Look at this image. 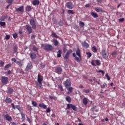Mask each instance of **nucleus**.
<instances>
[{
    "mask_svg": "<svg viewBox=\"0 0 125 125\" xmlns=\"http://www.w3.org/2000/svg\"><path fill=\"white\" fill-rule=\"evenodd\" d=\"M101 55L104 59H105V60H107L108 59V58L109 57V54L106 51V50L105 49H103L102 50L101 52Z\"/></svg>",
    "mask_w": 125,
    "mask_h": 125,
    "instance_id": "obj_1",
    "label": "nucleus"
},
{
    "mask_svg": "<svg viewBox=\"0 0 125 125\" xmlns=\"http://www.w3.org/2000/svg\"><path fill=\"white\" fill-rule=\"evenodd\" d=\"M29 22L30 25L32 26V29L33 30H36L37 29V25H36V19L32 18L29 20Z\"/></svg>",
    "mask_w": 125,
    "mask_h": 125,
    "instance_id": "obj_2",
    "label": "nucleus"
},
{
    "mask_svg": "<svg viewBox=\"0 0 125 125\" xmlns=\"http://www.w3.org/2000/svg\"><path fill=\"white\" fill-rule=\"evenodd\" d=\"M44 49L46 51H51L53 49V46L52 45L46 44L44 45Z\"/></svg>",
    "mask_w": 125,
    "mask_h": 125,
    "instance_id": "obj_3",
    "label": "nucleus"
},
{
    "mask_svg": "<svg viewBox=\"0 0 125 125\" xmlns=\"http://www.w3.org/2000/svg\"><path fill=\"white\" fill-rule=\"evenodd\" d=\"M63 84L65 88H68V87H71V85H72V83L70 80L67 79L65 81H64Z\"/></svg>",
    "mask_w": 125,
    "mask_h": 125,
    "instance_id": "obj_4",
    "label": "nucleus"
},
{
    "mask_svg": "<svg viewBox=\"0 0 125 125\" xmlns=\"http://www.w3.org/2000/svg\"><path fill=\"white\" fill-rule=\"evenodd\" d=\"M70 108H71V109H72V110H73L74 112H76L77 111V106H76V105H74V104H67L66 109H67V110H69Z\"/></svg>",
    "mask_w": 125,
    "mask_h": 125,
    "instance_id": "obj_5",
    "label": "nucleus"
},
{
    "mask_svg": "<svg viewBox=\"0 0 125 125\" xmlns=\"http://www.w3.org/2000/svg\"><path fill=\"white\" fill-rule=\"evenodd\" d=\"M1 79V82L2 83H3V84H7L9 81L7 77L5 76H2Z\"/></svg>",
    "mask_w": 125,
    "mask_h": 125,
    "instance_id": "obj_6",
    "label": "nucleus"
},
{
    "mask_svg": "<svg viewBox=\"0 0 125 125\" xmlns=\"http://www.w3.org/2000/svg\"><path fill=\"white\" fill-rule=\"evenodd\" d=\"M37 81L39 84H41L42 82L43 81V77L41 74L38 75Z\"/></svg>",
    "mask_w": 125,
    "mask_h": 125,
    "instance_id": "obj_7",
    "label": "nucleus"
},
{
    "mask_svg": "<svg viewBox=\"0 0 125 125\" xmlns=\"http://www.w3.org/2000/svg\"><path fill=\"white\" fill-rule=\"evenodd\" d=\"M4 119L8 121V122H12V117L10 116L9 114H5L4 115Z\"/></svg>",
    "mask_w": 125,
    "mask_h": 125,
    "instance_id": "obj_8",
    "label": "nucleus"
},
{
    "mask_svg": "<svg viewBox=\"0 0 125 125\" xmlns=\"http://www.w3.org/2000/svg\"><path fill=\"white\" fill-rule=\"evenodd\" d=\"M16 11L17 12H21V13L23 14L24 12V6L19 7L18 8L16 9Z\"/></svg>",
    "mask_w": 125,
    "mask_h": 125,
    "instance_id": "obj_9",
    "label": "nucleus"
},
{
    "mask_svg": "<svg viewBox=\"0 0 125 125\" xmlns=\"http://www.w3.org/2000/svg\"><path fill=\"white\" fill-rule=\"evenodd\" d=\"M72 52H73V50H68L64 57V59L66 60L68 59L69 57H70L69 55L71 54V53H72Z\"/></svg>",
    "mask_w": 125,
    "mask_h": 125,
    "instance_id": "obj_10",
    "label": "nucleus"
},
{
    "mask_svg": "<svg viewBox=\"0 0 125 125\" xmlns=\"http://www.w3.org/2000/svg\"><path fill=\"white\" fill-rule=\"evenodd\" d=\"M25 28L26 29L28 34H32L33 32V29H32V27L30 25H26L25 26Z\"/></svg>",
    "mask_w": 125,
    "mask_h": 125,
    "instance_id": "obj_11",
    "label": "nucleus"
},
{
    "mask_svg": "<svg viewBox=\"0 0 125 125\" xmlns=\"http://www.w3.org/2000/svg\"><path fill=\"white\" fill-rule=\"evenodd\" d=\"M76 52L77 56L79 57V59L82 60V55H81V50H80V48H77Z\"/></svg>",
    "mask_w": 125,
    "mask_h": 125,
    "instance_id": "obj_12",
    "label": "nucleus"
},
{
    "mask_svg": "<svg viewBox=\"0 0 125 125\" xmlns=\"http://www.w3.org/2000/svg\"><path fill=\"white\" fill-rule=\"evenodd\" d=\"M56 72L59 75H61L62 73V68L61 67H58L56 69Z\"/></svg>",
    "mask_w": 125,
    "mask_h": 125,
    "instance_id": "obj_13",
    "label": "nucleus"
},
{
    "mask_svg": "<svg viewBox=\"0 0 125 125\" xmlns=\"http://www.w3.org/2000/svg\"><path fill=\"white\" fill-rule=\"evenodd\" d=\"M72 55H73V57L75 58L76 61H77V62H78V63H80V62H81V61H82V60H81V59H79V57H77V56L76 55V54L75 53H73L72 54Z\"/></svg>",
    "mask_w": 125,
    "mask_h": 125,
    "instance_id": "obj_14",
    "label": "nucleus"
},
{
    "mask_svg": "<svg viewBox=\"0 0 125 125\" xmlns=\"http://www.w3.org/2000/svg\"><path fill=\"white\" fill-rule=\"evenodd\" d=\"M11 105L13 109H14V110H15L16 108V109H18L19 111H20V110H21V107H20V105H16V107H15V105H14V104H12Z\"/></svg>",
    "mask_w": 125,
    "mask_h": 125,
    "instance_id": "obj_15",
    "label": "nucleus"
},
{
    "mask_svg": "<svg viewBox=\"0 0 125 125\" xmlns=\"http://www.w3.org/2000/svg\"><path fill=\"white\" fill-rule=\"evenodd\" d=\"M66 7L69 9H73V4L70 2H68L66 4Z\"/></svg>",
    "mask_w": 125,
    "mask_h": 125,
    "instance_id": "obj_16",
    "label": "nucleus"
},
{
    "mask_svg": "<svg viewBox=\"0 0 125 125\" xmlns=\"http://www.w3.org/2000/svg\"><path fill=\"white\" fill-rule=\"evenodd\" d=\"M32 68L33 65H32V64L28 63L27 66L25 69V71H29V70H32Z\"/></svg>",
    "mask_w": 125,
    "mask_h": 125,
    "instance_id": "obj_17",
    "label": "nucleus"
},
{
    "mask_svg": "<svg viewBox=\"0 0 125 125\" xmlns=\"http://www.w3.org/2000/svg\"><path fill=\"white\" fill-rule=\"evenodd\" d=\"M4 102L7 104H9V103H11V102H12V100L10 98L7 97L4 100Z\"/></svg>",
    "mask_w": 125,
    "mask_h": 125,
    "instance_id": "obj_18",
    "label": "nucleus"
},
{
    "mask_svg": "<svg viewBox=\"0 0 125 125\" xmlns=\"http://www.w3.org/2000/svg\"><path fill=\"white\" fill-rule=\"evenodd\" d=\"M30 58L32 60H33V59H36V58L37 57V55L35 53H31L30 54Z\"/></svg>",
    "mask_w": 125,
    "mask_h": 125,
    "instance_id": "obj_19",
    "label": "nucleus"
},
{
    "mask_svg": "<svg viewBox=\"0 0 125 125\" xmlns=\"http://www.w3.org/2000/svg\"><path fill=\"white\" fill-rule=\"evenodd\" d=\"M82 45L83 47H85V48H88L89 47V44L87 43L86 42H84L82 43Z\"/></svg>",
    "mask_w": 125,
    "mask_h": 125,
    "instance_id": "obj_20",
    "label": "nucleus"
},
{
    "mask_svg": "<svg viewBox=\"0 0 125 125\" xmlns=\"http://www.w3.org/2000/svg\"><path fill=\"white\" fill-rule=\"evenodd\" d=\"M39 106L40 108H43V109H46L47 108V106L43 103L39 104Z\"/></svg>",
    "mask_w": 125,
    "mask_h": 125,
    "instance_id": "obj_21",
    "label": "nucleus"
},
{
    "mask_svg": "<svg viewBox=\"0 0 125 125\" xmlns=\"http://www.w3.org/2000/svg\"><path fill=\"white\" fill-rule=\"evenodd\" d=\"M95 10L97 12H103V9H102V8L101 7H96Z\"/></svg>",
    "mask_w": 125,
    "mask_h": 125,
    "instance_id": "obj_22",
    "label": "nucleus"
},
{
    "mask_svg": "<svg viewBox=\"0 0 125 125\" xmlns=\"http://www.w3.org/2000/svg\"><path fill=\"white\" fill-rule=\"evenodd\" d=\"M67 89V90H68V92H67L68 94H70V93H72L73 92V89L74 88L72 87H68V88H66Z\"/></svg>",
    "mask_w": 125,
    "mask_h": 125,
    "instance_id": "obj_23",
    "label": "nucleus"
},
{
    "mask_svg": "<svg viewBox=\"0 0 125 125\" xmlns=\"http://www.w3.org/2000/svg\"><path fill=\"white\" fill-rule=\"evenodd\" d=\"M7 18H8V16H7V15H5L1 17L0 20V21H4V20H5V19H6Z\"/></svg>",
    "mask_w": 125,
    "mask_h": 125,
    "instance_id": "obj_24",
    "label": "nucleus"
},
{
    "mask_svg": "<svg viewBox=\"0 0 125 125\" xmlns=\"http://www.w3.org/2000/svg\"><path fill=\"white\" fill-rule=\"evenodd\" d=\"M32 4L34 5H39L40 4V1L39 0H34L32 2Z\"/></svg>",
    "mask_w": 125,
    "mask_h": 125,
    "instance_id": "obj_25",
    "label": "nucleus"
},
{
    "mask_svg": "<svg viewBox=\"0 0 125 125\" xmlns=\"http://www.w3.org/2000/svg\"><path fill=\"white\" fill-rule=\"evenodd\" d=\"M31 10H32V7H31V6L28 5L25 7V11H27V12H30Z\"/></svg>",
    "mask_w": 125,
    "mask_h": 125,
    "instance_id": "obj_26",
    "label": "nucleus"
},
{
    "mask_svg": "<svg viewBox=\"0 0 125 125\" xmlns=\"http://www.w3.org/2000/svg\"><path fill=\"white\" fill-rule=\"evenodd\" d=\"M57 53V56L58 58H59L61 57V55H62V51L61 50H59Z\"/></svg>",
    "mask_w": 125,
    "mask_h": 125,
    "instance_id": "obj_27",
    "label": "nucleus"
},
{
    "mask_svg": "<svg viewBox=\"0 0 125 125\" xmlns=\"http://www.w3.org/2000/svg\"><path fill=\"white\" fill-rule=\"evenodd\" d=\"M65 100L66 101H67L68 103H71V102H72V99H71V97H70V96H66Z\"/></svg>",
    "mask_w": 125,
    "mask_h": 125,
    "instance_id": "obj_28",
    "label": "nucleus"
},
{
    "mask_svg": "<svg viewBox=\"0 0 125 125\" xmlns=\"http://www.w3.org/2000/svg\"><path fill=\"white\" fill-rule=\"evenodd\" d=\"M83 102L84 105H87L88 100L86 98H84L83 100Z\"/></svg>",
    "mask_w": 125,
    "mask_h": 125,
    "instance_id": "obj_29",
    "label": "nucleus"
},
{
    "mask_svg": "<svg viewBox=\"0 0 125 125\" xmlns=\"http://www.w3.org/2000/svg\"><path fill=\"white\" fill-rule=\"evenodd\" d=\"M91 15H92L94 18H97V17H98V14L93 12L91 13Z\"/></svg>",
    "mask_w": 125,
    "mask_h": 125,
    "instance_id": "obj_30",
    "label": "nucleus"
},
{
    "mask_svg": "<svg viewBox=\"0 0 125 125\" xmlns=\"http://www.w3.org/2000/svg\"><path fill=\"white\" fill-rule=\"evenodd\" d=\"M92 51H93V52H94V53H96V52H97V48L95 46H93L92 47Z\"/></svg>",
    "mask_w": 125,
    "mask_h": 125,
    "instance_id": "obj_31",
    "label": "nucleus"
},
{
    "mask_svg": "<svg viewBox=\"0 0 125 125\" xmlns=\"http://www.w3.org/2000/svg\"><path fill=\"white\" fill-rule=\"evenodd\" d=\"M16 64L19 66V67H22L23 66V62L21 61H17Z\"/></svg>",
    "mask_w": 125,
    "mask_h": 125,
    "instance_id": "obj_32",
    "label": "nucleus"
},
{
    "mask_svg": "<svg viewBox=\"0 0 125 125\" xmlns=\"http://www.w3.org/2000/svg\"><path fill=\"white\" fill-rule=\"evenodd\" d=\"M9 67H11V63H8L7 64H6L4 68V70L5 71H6V69H8L9 68Z\"/></svg>",
    "mask_w": 125,
    "mask_h": 125,
    "instance_id": "obj_33",
    "label": "nucleus"
},
{
    "mask_svg": "<svg viewBox=\"0 0 125 125\" xmlns=\"http://www.w3.org/2000/svg\"><path fill=\"white\" fill-rule=\"evenodd\" d=\"M95 62L97 66H100V65H101V62H100V60H97L95 61Z\"/></svg>",
    "mask_w": 125,
    "mask_h": 125,
    "instance_id": "obj_34",
    "label": "nucleus"
},
{
    "mask_svg": "<svg viewBox=\"0 0 125 125\" xmlns=\"http://www.w3.org/2000/svg\"><path fill=\"white\" fill-rule=\"evenodd\" d=\"M58 88L60 90V91H64L63 87L61 85H58Z\"/></svg>",
    "mask_w": 125,
    "mask_h": 125,
    "instance_id": "obj_35",
    "label": "nucleus"
},
{
    "mask_svg": "<svg viewBox=\"0 0 125 125\" xmlns=\"http://www.w3.org/2000/svg\"><path fill=\"white\" fill-rule=\"evenodd\" d=\"M21 118H22V120H25V113H24V112H21Z\"/></svg>",
    "mask_w": 125,
    "mask_h": 125,
    "instance_id": "obj_36",
    "label": "nucleus"
},
{
    "mask_svg": "<svg viewBox=\"0 0 125 125\" xmlns=\"http://www.w3.org/2000/svg\"><path fill=\"white\" fill-rule=\"evenodd\" d=\"M52 38H56L57 39H58V36L56 35V33L53 32L51 35Z\"/></svg>",
    "mask_w": 125,
    "mask_h": 125,
    "instance_id": "obj_37",
    "label": "nucleus"
},
{
    "mask_svg": "<svg viewBox=\"0 0 125 125\" xmlns=\"http://www.w3.org/2000/svg\"><path fill=\"white\" fill-rule=\"evenodd\" d=\"M63 25H64V22H63V21L61 20L59 22V25L60 26V27H62V26H63Z\"/></svg>",
    "mask_w": 125,
    "mask_h": 125,
    "instance_id": "obj_38",
    "label": "nucleus"
},
{
    "mask_svg": "<svg viewBox=\"0 0 125 125\" xmlns=\"http://www.w3.org/2000/svg\"><path fill=\"white\" fill-rule=\"evenodd\" d=\"M53 41H54V43L55 46H57V45H58V44H59L58 41L56 39H54Z\"/></svg>",
    "mask_w": 125,
    "mask_h": 125,
    "instance_id": "obj_39",
    "label": "nucleus"
},
{
    "mask_svg": "<svg viewBox=\"0 0 125 125\" xmlns=\"http://www.w3.org/2000/svg\"><path fill=\"white\" fill-rule=\"evenodd\" d=\"M49 98L50 99H53L54 100H57V97H56L55 96H49Z\"/></svg>",
    "mask_w": 125,
    "mask_h": 125,
    "instance_id": "obj_40",
    "label": "nucleus"
},
{
    "mask_svg": "<svg viewBox=\"0 0 125 125\" xmlns=\"http://www.w3.org/2000/svg\"><path fill=\"white\" fill-rule=\"evenodd\" d=\"M5 25H6L5 22L0 21V25L2 27H4V26H5Z\"/></svg>",
    "mask_w": 125,
    "mask_h": 125,
    "instance_id": "obj_41",
    "label": "nucleus"
},
{
    "mask_svg": "<svg viewBox=\"0 0 125 125\" xmlns=\"http://www.w3.org/2000/svg\"><path fill=\"white\" fill-rule=\"evenodd\" d=\"M32 104L33 105V106L34 107H37V105H38V104H37V103L34 101H32Z\"/></svg>",
    "mask_w": 125,
    "mask_h": 125,
    "instance_id": "obj_42",
    "label": "nucleus"
},
{
    "mask_svg": "<svg viewBox=\"0 0 125 125\" xmlns=\"http://www.w3.org/2000/svg\"><path fill=\"white\" fill-rule=\"evenodd\" d=\"M13 91H14V90H13L12 88H10L8 90V92L10 93V94H12V93H13Z\"/></svg>",
    "mask_w": 125,
    "mask_h": 125,
    "instance_id": "obj_43",
    "label": "nucleus"
},
{
    "mask_svg": "<svg viewBox=\"0 0 125 125\" xmlns=\"http://www.w3.org/2000/svg\"><path fill=\"white\" fill-rule=\"evenodd\" d=\"M68 14H74V12L72 10H67Z\"/></svg>",
    "mask_w": 125,
    "mask_h": 125,
    "instance_id": "obj_44",
    "label": "nucleus"
},
{
    "mask_svg": "<svg viewBox=\"0 0 125 125\" xmlns=\"http://www.w3.org/2000/svg\"><path fill=\"white\" fill-rule=\"evenodd\" d=\"M12 36L14 39H17V38H18V34H17V33L13 34Z\"/></svg>",
    "mask_w": 125,
    "mask_h": 125,
    "instance_id": "obj_45",
    "label": "nucleus"
},
{
    "mask_svg": "<svg viewBox=\"0 0 125 125\" xmlns=\"http://www.w3.org/2000/svg\"><path fill=\"white\" fill-rule=\"evenodd\" d=\"M14 0H7V2L9 3V5H11L12 4V2Z\"/></svg>",
    "mask_w": 125,
    "mask_h": 125,
    "instance_id": "obj_46",
    "label": "nucleus"
},
{
    "mask_svg": "<svg viewBox=\"0 0 125 125\" xmlns=\"http://www.w3.org/2000/svg\"><path fill=\"white\" fill-rule=\"evenodd\" d=\"M107 86V84L106 83H104L103 85H101V88H105V86Z\"/></svg>",
    "mask_w": 125,
    "mask_h": 125,
    "instance_id": "obj_47",
    "label": "nucleus"
},
{
    "mask_svg": "<svg viewBox=\"0 0 125 125\" xmlns=\"http://www.w3.org/2000/svg\"><path fill=\"white\" fill-rule=\"evenodd\" d=\"M97 73H101L102 75H104L105 74V71L100 70L98 71Z\"/></svg>",
    "mask_w": 125,
    "mask_h": 125,
    "instance_id": "obj_48",
    "label": "nucleus"
},
{
    "mask_svg": "<svg viewBox=\"0 0 125 125\" xmlns=\"http://www.w3.org/2000/svg\"><path fill=\"white\" fill-rule=\"evenodd\" d=\"M80 26H81V27H83L84 26V23H83V21H80Z\"/></svg>",
    "mask_w": 125,
    "mask_h": 125,
    "instance_id": "obj_49",
    "label": "nucleus"
},
{
    "mask_svg": "<svg viewBox=\"0 0 125 125\" xmlns=\"http://www.w3.org/2000/svg\"><path fill=\"white\" fill-rule=\"evenodd\" d=\"M86 54H87V55H88V57L89 58H90V57H91V55H92L91 53L88 52L86 53Z\"/></svg>",
    "mask_w": 125,
    "mask_h": 125,
    "instance_id": "obj_50",
    "label": "nucleus"
},
{
    "mask_svg": "<svg viewBox=\"0 0 125 125\" xmlns=\"http://www.w3.org/2000/svg\"><path fill=\"white\" fill-rule=\"evenodd\" d=\"M37 86H38L39 88H40V89H42V83L41 84H39L38 85H37Z\"/></svg>",
    "mask_w": 125,
    "mask_h": 125,
    "instance_id": "obj_51",
    "label": "nucleus"
},
{
    "mask_svg": "<svg viewBox=\"0 0 125 125\" xmlns=\"http://www.w3.org/2000/svg\"><path fill=\"white\" fill-rule=\"evenodd\" d=\"M33 50H34V51H38V49L36 47V46H33Z\"/></svg>",
    "mask_w": 125,
    "mask_h": 125,
    "instance_id": "obj_52",
    "label": "nucleus"
},
{
    "mask_svg": "<svg viewBox=\"0 0 125 125\" xmlns=\"http://www.w3.org/2000/svg\"><path fill=\"white\" fill-rule=\"evenodd\" d=\"M84 92L85 93H89V92H90V90H89V89H84Z\"/></svg>",
    "mask_w": 125,
    "mask_h": 125,
    "instance_id": "obj_53",
    "label": "nucleus"
},
{
    "mask_svg": "<svg viewBox=\"0 0 125 125\" xmlns=\"http://www.w3.org/2000/svg\"><path fill=\"white\" fill-rule=\"evenodd\" d=\"M105 77L107 78V80L108 81H110L111 78H110V76H109V75H108V74H105Z\"/></svg>",
    "mask_w": 125,
    "mask_h": 125,
    "instance_id": "obj_54",
    "label": "nucleus"
},
{
    "mask_svg": "<svg viewBox=\"0 0 125 125\" xmlns=\"http://www.w3.org/2000/svg\"><path fill=\"white\" fill-rule=\"evenodd\" d=\"M51 111V110L50 109V108L48 107V108L46 109V113H50Z\"/></svg>",
    "mask_w": 125,
    "mask_h": 125,
    "instance_id": "obj_55",
    "label": "nucleus"
},
{
    "mask_svg": "<svg viewBox=\"0 0 125 125\" xmlns=\"http://www.w3.org/2000/svg\"><path fill=\"white\" fill-rule=\"evenodd\" d=\"M3 65H4V62H0V67H3Z\"/></svg>",
    "mask_w": 125,
    "mask_h": 125,
    "instance_id": "obj_56",
    "label": "nucleus"
},
{
    "mask_svg": "<svg viewBox=\"0 0 125 125\" xmlns=\"http://www.w3.org/2000/svg\"><path fill=\"white\" fill-rule=\"evenodd\" d=\"M93 81H94V82H95V83H97L98 84H100V83H99V82H98L97 81V79H96L95 78H94Z\"/></svg>",
    "mask_w": 125,
    "mask_h": 125,
    "instance_id": "obj_57",
    "label": "nucleus"
},
{
    "mask_svg": "<svg viewBox=\"0 0 125 125\" xmlns=\"http://www.w3.org/2000/svg\"><path fill=\"white\" fill-rule=\"evenodd\" d=\"M6 40H9L10 39V36L9 35H7L5 36Z\"/></svg>",
    "mask_w": 125,
    "mask_h": 125,
    "instance_id": "obj_58",
    "label": "nucleus"
},
{
    "mask_svg": "<svg viewBox=\"0 0 125 125\" xmlns=\"http://www.w3.org/2000/svg\"><path fill=\"white\" fill-rule=\"evenodd\" d=\"M17 49H18L17 46H15L14 47V52H17Z\"/></svg>",
    "mask_w": 125,
    "mask_h": 125,
    "instance_id": "obj_59",
    "label": "nucleus"
},
{
    "mask_svg": "<svg viewBox=\"0 0 125 125\" xmlns=\"http://www.w3.org/2000/svg\"><path fill=\"white\" fill-rule=\"evenodd\" d=\"M91 63V65H92L93 66H96V64H95V62H94V61H92Z\"/></svg>",
    "mask_w": 125,
    "mask_h": 125,
    "instance_id": "obj_60",
    "label": "nucleus"
},
{
    "mask_svg": "<svg viewBox=\"0 0 125 125\" xmlns=\"http://www.w3.org/2000/svg\"><path fill=\"white\" fill-rule=\"evenodd\" d=\"M119 20L120 22H124L125 21V18H121Z\"/></svg>",
    "mask_w": 125,
    "mask_h": 125,
    "instance_id": "obj_61",
    "label": "nucleus"
},
{
    "mask_svg": "<svg viewBox=\"0 0 125 125\" xmlns=\"http://www.w3.org/2000/svg\"><path fill=\"white\" fill-rule=\"evenodd\" d=\"M11 61H12L13 62H17L16 61H17V60L15 58H12L11 59Z\"/></svg>",
    "mask_w": 125,
    "mask_h": 125,
    "instance_id": "obj_62",
    "label": "nucleus"
},
{
    "mask_svg": "<svg viewBox=\"0 0 125 125\" xmlns=\"http://www.w3.org/2000/svg\"><path fill=\"white\" fill-rule=\"evenodd\" d=\"M117 52L114 51L111 53V55L114 56L117 55Z\"/></svg>",
    "mask_w": 125,
    "mask_h": 125,
    "instance_id": "obj_63",
    "label": "nucleus"
},
{
    "mask_svg": "<svg viewBox=\"0 0 125 125\" xmlns=\"http://www.w3.org/2000/svg\"><path fill=\"white\" fill-rule=\"evenodd\" d=\"M63 51L64 53H65L66 51H67V48H66V47H63Z\"/></svg>",
    "mask_w": 125,
    "mask_h": 125,
    "instance_id": "obj_64",
    "label": "nucleus"
}]
</instances>
